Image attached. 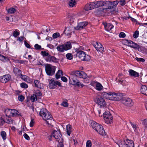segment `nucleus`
Segmentation results:
<instances>
[{"instance_id": "nucleus-12", "label": "nucleus", "mask_w": 147, "mask_h": 147, "mask_svg": "<svg viewBox=\"0 0 147 147\" xmlns=\"http://www.w3.org/2000/svg\"><path fill=\"white\" fill-rule=\"evenodd\" d=\"M71 76L69 77V80L70 81L71 80L70 78L72 79L73 81V82L71 83V84L74 86H79V84H80V82L78 79V77H76L74 75H70Z\"/></svg>"}, {"instance_id": "nucleus-21", "label": "nucleus", "mask_w": 147, "mask_h": 147, "mask_svg": "<svg viewBox=\"0 0 147 147\" xmlns=\"http://www.w3.org/2000/svg\"><path fill=\"white\" fill-rule=\"evenodd\" d=\"M64 47L65 51H67L71 48V45L70 41L67 42L66 43L63 44Z\"/></svg>"}, {"instance_id": "nucleus-41", "label": "nucleus", "mask_w": 147, "mask_h": 147, "mask_svg": "<svg viewBox=\"0 0 147 147\" xmlns=\"http://www.w3.org/2000/svg\"><path fill=\"white\" fill-rule=\"evenodd\" d=\"M41 53V54L42 55L43 57H49V56L50 55L48 53L45 51H42Z\"/></svg>"}, {"instance_id": "nucleus-3", "label": "nucleus", "mask_w": 147, "mask_h": 147, "mask_svg": "<svg viewBox=\"0 0 147 147\" xmlns=\"http://www.w3.org/2000/svg\"><path fill=\"white\" fill-rule=\"evenodd\" d=\"M91 125L93 129L95 130L100 134L103 136L106 135V133L102 126L94 121L91 123Z\"/></svg>"}, {"instance_id": "nucleus-57", "label": "nucleus", "mask_w": 147, "mask_h": 147, "mask_svg": "<svg viewBox=\"0 0 147 147\" xmlns=\"http://www.w3.org/2000/svg\"><path fill=\"white\" fill-rule=\"evenodd\" d=\"M119 3L120 5L123 6L125 4L126 2L125 0H121Z\"/></svg>"}, {"instance_id": "nucleus-20", "label": "nucleus", "mask_w": 147, "mask_h": 147, "mask_svg": "<svg viewBox=\"0 0 147 147\" xmlns=\"http://www.w3.org/2000/svg\"><path fill=\"white\" fill-rule=\"evenodd\" d=\"M49 86L50 88L51 89H54L56 88L55 82L53 79H52L50 80Z\"/></svg>"}, {"instance_id": "nucleus-4", "label": "nucleus", "mask_w": 147, "mask_h": 147, "mask_svg": "<svg viewBox=\"0 0 147 147\" xmlns=\"http://www.w3.org/2000/svg\"><path fill=\"white\" fill-rule=\"evenodd\" d=\"M76 53L77 57H78L81 60L88 61L90 59V56L89 55H86L85 52L80 50L78 49H76Z\"/></svg>"}, {"instance_id": "nucleus-9", "label": "nucleus", "mask_w": 147, "mask_h": 147, "mask_svg": "<svg viewBox=\"0 0 147 147\" xmlns=\"http://www.w3.org/2000/svg\"><path fill=\"white\" fill-rule=\"evenodd\" d=\"M122 102L124 104L125 106L127 107H131L134 104V102L132 100L129 98H123L122 96Z\"/></svg>"}, {"instance_id": "nucleus-14", "label": "nucleus", "mask_w": 147, "mask_h": 147, "mask_svg": "<svg viewBox=\"0 0 147 147\" xmlns=\"http://www.w3.org/2000/svg\"><path fill=\"white\" fill-rule=\"evenodd\" d=\"M93 45L97 51L101 53L104 51L103 47L100 43L96 42Z\"/></svg>"}, {"instance_id": "nucleus-11", "label": "nucleus", "mask_w": 147, "mask_h": 147, "mask_svg": "<svg viewBox=\"0 0 147 147\" xmlns=\"http://www.w3.org/2000/svg\"><path fill=\"white\" fill-rule=\"evenodd\" d=\"M95 101L97 104L100 105V107H105L106 105L105 100L102 97L96 98Z\"/></svg>"}, {"instance_id": "nucleus-58", "label": "nucleus", "mask_w": 147, "mask_h": 147, "mask_svg": "<svg viewBox=\"0 0 147 147\" xmlns=\"http://www.w3.org/2000/svg\"><path fill=\"white\" fill-rule=\"evenodd\" d=\"M24 44L25 46L28 48L30 49L31 47L30 46V44L28 43L26 41H25L24 42Z\"/></svg>"}, {"instance_id": "nucleus-50", "label": "nucleus", "mask_w": 147, "mask_h": 147, "mask_svg": "<svg viewBox=\"0 0 147 147\" xmlns=\"http://www.w3.org/2000/svg\"><path fill=\"white\" fill-rule=\"evenodd\" d=\"M35 49L36 50H39L41 49V47L40 45H39L38 44H36L34 46Z\"/></svg>"}, {"instance_id": "nucleus-10", "label": "nucleus", "mask_w": 147, "mask_h": 147, "mask_svg": "<svg viewBox=\"0 0 147 147\" xmlns=\"http://www.w3.org/2000/svg\"><path fill=\"white\" fill-rule=\"evenodd\" d=\"M53 137L57 141H59L63 139L62 138V135L61 133L60 130L56 131L54 130L53 132Z\"/></svg>"}, {"instance_id": "nucleus-53", "label": "nucleus", "mask_w": 147, "mask_h": 147, "mask_svg": "<svg viewBox=\"0 0 147 147\" xmlns=\"http://www.w3.org/2000/svg\"><path fill=\"white\" fill-rule=\"evenodd\" d=\"M135 59L138 62H144L145 61V60L144 59L142 58H138L137 57H136L135 58Z\"/></svg>"}, {"instance_id": "nucleus-19", "label": "nucleus", "mask_w": 147, "mask_h": 147, "mask_svg": "<svg viewBox=\"0 0 147 147\" xmlns=\"http://www.w3.org/2000/svg\"><path fill=\"white\" fill-rule=\"evenodd\" d=\"M127 143H126L125 140H124V144H126L127 147H134V144L132 140H130L128 139L126 140Z\"/></svg>"}, {"instance_id": "nucleus-15", "label": "nucleus", "mask_w": 147, "mask_h": 147, "mask_svg": "<svg viewBox=\"0 0 147 147\" xmlns=\"http://www.w3.org/2000/svg\"><path fill=\"white\" fill-rule=\"evenodd\" d=\"M45 59L47 62H53L54 63H58L59 59L56 58L55 57L51 56L50 55L48 57H46Z\"/></svg>"}, {"instance_id": "nucleus-39", "label": "nucleus", "mask_w": 147, "mask_h": 147, "mask_svg": "<svg viewBox=\"0 0 147 147\" xmlns=\"http://www.w3.org/2000/svg\"><path fill=\"white\" fill-rule=\"evenodd\" d=\"M1 135L3 139V140H5L6 138V134L5 131H3L1 132Z\"/></svg>"}, {"instance_id": "nucleus-33", "label": "nucleus", "mask_w": 147, "mask_h": 147, "mask_svg": "<svg viewBox=\"0 0 147 147\" xmlns=\"http://www.w3.org/2000/svg\"><path fill=\"white\" fill-rule=\"evenodd\" d=\"M72 32L69 29L67 30L66 29L63 32V33L66 36H71V34Z\"/></svg>"}, {"instance_id": "nucleus-40", "label": "nucleus", "mask_w": 147, "mask_h": 147, "mask_svg": "<svg viewBox=\"0 0 147 147\" xmlns=\"http://www.w3.org/2000/svg\"><path fill=\"white\" fill-rule=\"evenodd\" d=\"M76 2L75 0H70L69 2V5L71 7H74L76 4Z\"/></svg>"}, {"instance_id": "nucleus-23", "label": "nucleus", "mask_w": 147, "mask_h": 147, "mask_svg": "<svg viewBox=\"0 0 147 147\" xmlns=\"http://www.w3.org/2000/svg\"><path fill=\"white\" fill-rule=\"evenodd\" d=\"M141 92L142 93L147 96V86L145 85L142 86Z\"/></svg>"}, {"instance_id": "nucleus-26", "label": "nucleus", "mask_w": 147, "mask_h": 147, "mask_svg": "<svg viewBox=\"0 0 147 147\" xmlns=\"http://www.w3.org/2000/svg\"><path fill=\"white\" fill-rule=\"evenodd\" d=\"M47 112L48 111L46 109H42L40 110L39 113V115L40 116L42 117L43 118Z\"/></svg>"}, {"instance_id": "nucleus-51", "label": "nucleus", "mask_w": 147, "mask_h": 147, "mask_svg": "<svg viewBox=\"0 0 147 147\" xmlns=\"http://www.w3.org/2000/svg\"><path fill=\"white\" fill-rule=\"evenodd\" d=\"M5 123V119H4L1 117L0 119V125L2 126L3 124Z\"/></svg>"}, {"instance_id": "nucleus-42", "label": "nucleus", "mask_w": 147, "mask_h": 147, "mask_svg": "<svg viewBox=\"0 0 147 147\" xmlns=\"http://www.w3.org/2000/svg\"><path fill=\"white\" fill-rule=\"evenodd\" d=\"M66 56L67 59L69 60H71L73 58V55L70 53H67Z\"/></svg>"}, {"instance_id": "nucleus-61", "label": "nucleus", "mask_w": 147, "mask_h": 147, "mask_svg": "<svg viewBox=\"0 0 147 147\" xmlns=\"http://www.w3.org/2000/svg\"><path fill=\"white\" fill-rule=\"evenodd\" d=\"M61 80L64 82H67V78L65 76H62L61 77Z\"/></svg>"}, {"instance_id": "nucleus-48", "label": "nucleus", "mask_w": 147, "mask_h": 147, "mask_svg": "<svg viewBox=\"0 0 147 147\" xmlns=\"http://www.w3.org/2000/svg\"><path fill=\"white\" fill-rule=\"evenodd\" d=\"M18 99L19 101L22 102L24 100V97L22 94L18 96Z\"/></svg>"}, {"instance_id": "nucleus-49", "label": "nucleus", "mask_w": 147, "mask_h": 147, "mask_svg": "<svg viewBox=\"0 0 147 147\" xmlns=\"http://www.w3.org/2000/svg\"><path fill=\"white\" fill-rule=\"evenodd\" d=\"M92 142L90 140H88L86 142V147H91Z\"/></svg>"}, {"instance_id": "nucleus-27", "label": "nucleus", "mask_w": 147, "mask_h": 147, "mask_svg": "<svg viewBox=\"0 0 147 147\" xmlns=\"http://www.w3.org/2000/svg\"><path fill=\"white\" fill-rule=\"evenodd\" d=\"M14 73L17 75H20L22 73V71L17 67H14L13 69Z\"/></svg>"}, {"instance_id": "nucleus-59", "label": "nucleus", "mask_w": 147, "mask_h": 147, "mask_svg": "<svg viewBox=\"0 0 147 147\" xmlns=\"http://www.w3.org/2000/svg\"><path fill=\"white\" fill-rule=\"evenodd\" d=\"M24 136L26 140H30V138L29 136L26 133L24 134Z\"/></svg>"}, {"instance_id": "nucleus-1", "label": "nucleus", "mask_w": 147, "mask_h": 147, "mask_svg": "<svg viewBox=\"0 0 147 147\" xmlns=\"http://www.w3.org/2000/svg\"><path fill=\"white\" fill-rule=\"evenodd\" d=\"M102 96L104 98L111 100L119 101L122 98V94L113 92L107 93L105 92L102 93Z\"/></svg>"}, {"instance_id": "nucleus-24", "label": "nucleus", "mask_w": 147, "mask_h": 147, "mask_svg": "<svg viewBox=\"0 0 147 147\" xmlns=\"http://www.w3.org/2000/svg\"><path fill=\"white\" fill-rule=\"evenodd\" d=\"M52 115L48 111L45 115L44 116V117L43 118V119L45 120H46L52 119Z\"/></svg>"}, {"instance_id": "nucleus-6", "label": "nucleus", "mask_w": 147, "mask_h": 147, "mask_svg": "<svg viewBox=\"0 0 147 147\" xmlns=\"http://www.w3.org/2000/svg\"><path fill=\"white\" fill-rule=\"evenodd\" d=\"M70 75L84 79H86L87 77L86 74L84 72L79 70L71 71L70 72Z\"/></svg>"}, {"instance_id": "nucleus-31", "label": "nucleus", "mask_w": 147, "mask_h": 147, "mask_svg": "<svg viewBox=\"0 0 147 147\" xmlns=\"http://www.w3.org/2000/svg\"><path fill=\"white\" fill-rule=\"evenodd\" d=\"M131 47L135 49H138V50L140 48V46L134 42L133 45L131 46Z\"/></svg>"}, {"instance_id": "nucleus-64", "label": "nucleus", "mask_w": 147, "mask_h": 147, "mask_svg": "<svg viewBox=\"0 0 147 147\" xmlns=\"http://www.w3.org/2000/svg\"><path fill=\"white\" fill-rule=\"evenodd\" d=\"M144 125L146 129H147V119L144 120Z\"/></svg>"}, {"instance_id": "nucleus-28", "label": "nucleus", "mask_w": 147, "mask_h": 147, "mask_svg": "<svg viewBox=\"0 0 147 147\" xmlns=\"http://www.w3.org/2000/svg\"><path fill=\"white\" fill-rule=\"evenodd\" d=\"M57 49L58 51L61 52H63L65 51L64 47L63 44L62 45H59L57 46Z\"/></svg>"}, {"instance_id": "nucleus-44", "label": "nucleus", "mask_w": 147, "mask_h": 147, "mask_svg": "<svg viewBox=\"0 0 147 147\" xmlns=\"http://www.w3.org/2000/svg\"><path fill=\"white\" fill-rule=\"evenodd\" d=\"M59 142V144L57 145L58 147H63L64 145L63 143V139H62L61 141L60 140L57 141Z\"/></svg>"}, {"instance_id": "nucleus-29", "label": "nucleus", "mask_w": 147, "mask_h": 147, "mask_svg": "<svg viewBox=\"0 0 147 147\" xmlns=\"http://www.w3.org/2000/svg\"><path fill=\"white\" fill-rule=\"evenodd\" d=\"M6 10H7V12L9 14H13L16 11V9L13 7H11L8 9L6 8Z\"/></svg>"}, {"instance_id": "nucleus-60", "label": "nucleus", "mask_w": 147, "mask_h": 147, "mask_svg": "<svg viewBox=\"0 0 147 147\" xmlns=\"http://www.w3.org/2000/svg\"><path fill=\"white\" fill-rule=\"evenodd\" d=\"M128 19H130V20L133 22H137V20L135 19L132 18L131 17H130V16H129V17H127ZM137 24V23H136Z\"/></svg>"}, {"instance_id": "nucleus-5", "label": "nucleus", "mask_w": 147, "mask_h": 147, "mask_svg": "<svg viewBox=\"0 0 147 147\" xmlns=\"http://www.w3.org/2000/svg\"><path fill=\"white\" fill-rule=\"evenodd\" d=\"M100 1H98L96 2H92L86 4L84 7V9L85 11H88L94 9L95 8H98L100 7V4H99L98 2Z\"/></svg>"}, {"instance_id": "nucleus-17", "label": "nucleus", "mask_w": 147, "mask_h": 147, "mask_svg": "<svg viewBox=\"0 0 147 147\" xmlns=\"http://www.w3.org/2000/svg\"><path fill=\"white\" fill-rule=\"evenodd\" d=\"M102 24L104 26L105 29L107 31H110L113 27V25L110 23H104Z\"/></svg>"}, {"instance_id": "nucleus-56", "label": "nucleus", "mask_w": 147, "mask_h": 147, "mask_svg": "<svg viewBox=\"0 0 147 147\" xmlns=\"http://www.w3.org/2000/svg\"><path fill=\"white\" fill-rule=\"evenodd\" d=\"M11 116H15V113H16V112H17V111H16V110L15 109H11Z\"/></svg>"}, {"instance_id": "nucleus-54", "label": "nucleus", "mask_w": 147, "mask_h": 147, "mask_svg": "<svg viewBox=\"0 0 147 147\" xmlns=\"http://www.w3.org/2000/svg\"><path fill=\"white\" fill-rule=\"evenodd\" d=\"M125 34L123 32H121L119 34V37L120 38H124L125 37Z\"/></svg>"}, {"instance_id": "nucleus-36", "label": "nucleus", "mask_w": 147, "mask_h": 147, "mask_svg": "<svg viewBox=\"0 0 147 147\" xmlns=\"http://www.w3.org/2000/svg\"><path fill=\"white\" fill-rule=\"evenodd\" d=\"M35 95L37 97L38 99L40 98V97L42 96V93L39 90H37L35 92Z\"/></svg>"}, {"instance_id": "nucleus-25", "label": "nucleus", "mask_w": 147, "mask_h": 147, "mask_svg": "<svg viewBox=\"0 0 147 147\" xmlns=\"http://www.w3.org/2000/svg\"><path fill=\"white\" fill-rule=\"evenodd\" d=\"M71 126L70 124H68L66 126V132L67 134L70 136L71 131Z\"/></svg>"}, {"instance_id": "nucleus-52", "label": "nucleus", "mask_w": 147, "mask_h": 147, "mask_svg": "<svg viewBox=\"0 0 147 147\" xmlns=\"http://www.w3.org/2000/svg\"><path fill=\"white\" fill-rule=\"evenodd\" d=\"M61 105L65 107H67L68 106V103L65 101H63L61 103Z\"/></svg>"}, {"instance_id": "nucleus-46", "label": "nucleus", "mask_w": 147, "mask_h": 147, "mask_svg": "<svg viewBox=\"0 0 147 147\" xmlns=\"http://www.w3.org/2000/svg\"><path fill=\"white\" fill-rule=\"evenodd\" d=\"M20 86L22 88H26L28 87V86L25 83L22 82L20 84Z\"/></svg>"}, {"instance_id": "nucleus-13", "label": "nucleus", "mask_w": 147, "mask_h": 147, "mask_svg": "<svg viewBox=\"0 0 147 147\" xmlns=\"http://www.w3.org/2000/svg\"><path fill=\"white\" fill-rule=\"evenodd\" d=\"M88 24V23L87 22H83L79 23L78 25L74 28L76 30H81L84 28Z\"/></svg>"}, {"instance_id": "nucleus-35", "label": "nucleus", "mask_w": 147, "mask_h": 147, "mask_svg": "<svg viewBox=\"0 0 147 147\" xmlns=\"http://www.w3.org/2000/svg\"><path fill=\"white\" fill-rule=\"evenodd\" d=\"M96 88L98 90H101L102 88V86L100 83L98 82L96 84Z\"/></svg>"}, {"instance_id": "nucleus-63", "label": "nucleus", "mask_w": 147, "mask_h": 147, "mask_svg": "<svg viewBox=\"0 0 147 147\" xmlns=\"http://www.w3.org/2000/svg\"><path fill=\"white\" fill-rule=\"evenodd\" d=\"M34 119H32L30 123V127H33L34 126Z\"/></svg>"}, {"instance_id": "nucleus-32", "label": "nucleus", "mask_w": 147, "mask_h": 147, "mask_svg": "<svg viewBox=\"0 0 147 147\" xmlns=\"http://www.w3.org/2000/svg\"><path fill=\"white\" fill-rule=\"evenodd\" d=\"M11 109H7L5 110V115L6 117H10L11 116Z\"/></svg>"}, {"instance_id": "nucleus-7", "label": "nucleus", "mask_w": 147, "mask_h": 147, "mask_svg": "<svg viewBox=\"0 0 147 147\" xmlns=\"http://www.w3.org/2000/svg\"><path fill=\"white\" fill-rule=\"evenodd\" d=\"M55 67H52L51 65L47 64L45 65V70L47 75L52 76L53 75L55 71Z\"/></svg>"}, {"instance_id": "nucleus-16", "label": "nucleus", "mask_w": 147, "mask_h": 147, "mask_svg": "<svg viewBox=\"0 0 147 147\" xmlns=\"http://www.w3.org/2000/svg\"><path fill=\"white\" fill-rule=\"evenodd\" d=\"M11 77L10 75H5L0 77V81L2 83H5L10 80Z\"/></svg>"}, {"instance_id": "nucleus-38", "label": "nucleus", "mask_w": 147, "mask_h": 147, "mask_svg": "<svg viewBox=\"0 0 147 147\" xmlns=\"http://www.w3.org/2000/svg\"><path fill=\"white\" fill-rule=\"evenodd\" d=\"M5 123H7L9 124L13 123V120L10 118V117H7L5 119Z\"/></svg>"}, {"instance_id": "nucleus-30", "label": "nucleus", "mask_w": 147, "mask_h": 147, "mask_svg": "<svg viewBox=\"0 0 147 147\" xmlns=\"http://www.w3.org/2000/svg\"><path fill=\"white\" fill-rule=\"evenodd\" d=\"M34 82L36 87L38 88H41L39 81L36 80H34Z\"/></svg>"}, {"instance_id": "nucleus-18", "label": "nucleus", "mask_w": 147, "mask_h": 147, "mask_svg": "<svg viewBox=\"0 0 147 147\" xmlns=\"http://www.w3.org/2000/svg\"><path fill=\"white\" fill-rule=\"evenodd\" d=\"M20 76L21 78L24 81L29 82H32L33 80L32 79H30L29 77L25 75H22V73L21 74Z\"/></svg>"}, {"instance_id": "nucleus-37", "label": "nucleus", "mask_w": 147, "mask_h": 147, "mask_svg": "<svg viewBox=\"0 0 147 147\" xmlns=\"http://www.w3.org/2000/svg\"><path fill=\"white\" fill-rule=\"evenodd\" d=\"M37 99H38L37 97H36V95H35V94H33L30 97V99L32 102H35Z\"/></svg>"}, {"instance_id": "nucleus-62", "label": "nucleus", "mask_w": 147, "mask_h": 147, "mask_svg": "<svg viewBox=\"0 0 147 147\" xmlns=\"http://www.w3.org/2000/svg\"><path fill=\"white\" fill-rule=\"evenodd\" d=\"M130 123H131V126L133 128L134 130L136 129L137 128V126L136 125V124H134L132 123L130 121Z\"/></svg>"}, {"instance_id": "nucleus-8", "label": "nucleus", "mask_w": 147, "mask_h": 147, "mask_svg": "<svg viewBox=\"0 0 147 147\" xmlns=\"http://www.w3.org/2000/svg\"><path fill=\"white\" fill-rule=\"evenodd\" d=\"M103 117L107 123H111L113 122V116L110 112L107 111L103 114Z\"/></svg>"}, {"instance_id": "nucleus-22", "label": "nucleus", "mask_w": 147, "mask_h": 147, "mask_svg": "<svg viewBox=\"0 0 147 147\" xmlns=\"http://www.w3.org/2000/svg\"><path fill=\"white\" fill-rule=\"evenodd\" d=\"M129 72V75L130 76L136 77H138L139 76V73L132 69H130Z\"/></svg>"}, {"instance_id": "nucleus-55", "label": "nucleus", "mask_w": 147, "mask_h": 147, "mask_svg": "<svg viewBox=\"0 0 147 147\" xmlns=\"http://www.w3.org/2000/svg\"><path fill=\"white\" fill-rule=\"evenodd\" d=\"M20 34V33L17 32L16 31H14L13 36L15 37H17Z\"/></svg>"}, {"instance_id": "nucleus-47", "label": "nucleus", "mask_w": 147, "mask_h": 147, "mask_svg": "<svg viewBox=\"0 0 147 147\" xmlns=\"http://www.w3.org/2000/svg\"><path fill=\"white\" fill-rule=\"evenodd\" d=\"M60 36V34L59 32H56L53 34L52 36L54 39H55L59 37Z\"/></svg>"}, {"instance_id": "nucleus-34", "label": "nucleus", "mask_w": 147, "mask_h": 147, "mask_svg": "<svg viewBox=\"0 0 147 147\" xmlns=\"http://www.w3.org/2000/svg\"><path fill=\"white\" fill-rule=\"evenodd\" d=\"M61 73L62 75L63 72L61 70H58V71L57 72L55 75V77L56 79H58L61 77V75L59 74Z\"/></svg>"}, {"instance_id": "nucleus-43", "label": "nucleus", "mask_w": 147, "mask_h": 147, "mask_svg": "<svg viewBox=\"0 0 147 147\" xmlns=\"http://www.w3.org/2000/svg\"><path fill=\"white\" fill-rule=\"evenodd\" d=\"M125 42L126 43L128 46L131 47V46L133 45V42L130 40H125Z\"/></svg>"}, {"instance_id": "nucleus-45", "label": "nucleus", "mask_w": 147, "mask_h": 147, "mask_svg": "<svg viewBox=\"0 0 147 147\" xmlns=\"http://www.w3.org/2000/svg\"><path fill=\"white\" fill-rule=\"evenodd\" d=\"M139 35V32L138 30L136 31L133 34V37L135 38H137Z\"/></svg>"}, {"instance_id": "nucleus-2", "label": "nucleus", "mask_w": 147, "mask_h": 147, "mask_svg": "<svg viewBox=\"0 0 147 147\" xmlns=\"http://www.w3.org/2000/svg\"><path fill=\"white\" fill-rule=\"evenodd\" d=\"M98 3L99 4H100V7H102L103 10L105 9H113V11L115 10L116 5L118 3V2L117 1L111 2L109 1H100V2Z\"/></svg>"}]
</instances>
